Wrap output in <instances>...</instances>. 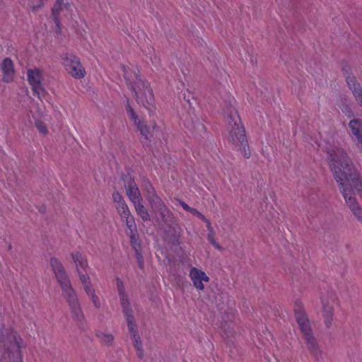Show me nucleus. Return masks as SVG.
<instances>
[{
  "mask_svg": "<svg viewBox=\"0 0 362 362\" xmlns=\"http://www.w3.org/2000/svg\"><path fill=\"white\" fill-rule=\"evenodd\" d=\"M49 264L62 289L63 295L69 305L73 317L78 321H81L83 317V314L76 293L71 284L63 264L56 257H52Z\"/></svg>",
  "mask_w": 362,
  "mask_h": 362,
  "instance_id": "3",
  "label": "nucleus"
},
{
  "mask_svg": "<svg viewBox=\"0 0 362 362\" xmlns=\"http://www.w3.org/2000/svg\"><path fill=\"white\" fill-rule=\"evenodd\" d=\"M236 101H228V143L245 158L251 156L244 126L235 107Z\"/></svg>",
  "mask_w": 362,
  "mask_h": 362,
  "instance_id": "2",
  "label": "nucleus"
},
{
  "mask_svg": "<svg viewBox=\"0 0 362 362\" xmlns=\"http://www.w3.org/2000/svg\"><path fill=\"white\" fill-rule=\"evenodd\" d=\"M70 2L69 0H57L52 8V16L56 19L60 11L69 7Z\"/></svg>",
  "mask_w": 362,
  "mask_h": 362,
  "instance_id": "23",
  "label": "nucleus"
},
{
  "mask_svg": "<svg viewBox=\"0 0 362 362\" xmlns=\"http://www.w3.org/2000/svg\"><path fill=\"white\" fill-rule=\"evenodd\" d=\"M112 199L115 205L124 202L122 197L118 192H114L112 194Z\"/></svg>",
  "mask_w": 362,
  "mask_h": 362,
  "instance_id": "31",
  "label": "nucleus"
},
{
  "mask_svg": "<svg viewBox=\"0 0 362 362\" xmlns=\"http://www.w3.org/2000/svg\"><path fill=\"white\" fill-rule=\"evenodd\" d=\"M346 83L356 100L362 106V87L354 76L346 77Z\"/></svg>",
  "mask_w": 362,
  "mask_h": 362,
  "instance_id": "18",
  "label": "nucleus"
},
{
  "mask_svg": "<svg viewBox=\"0 0 362 362\" xmlns=\"http://www.w3.org/2000/svg\"><path fill=\"white\" fill-rule=\"evenodd\" d=\"M337 172L338 174L337 175V182L339 186L340 192L342 194L349 209L354 207L355 206L358 205V203L354 195V190L343 184L342 180L344 178L341 177L342 175L341 174H339V171Z\"/></svg>",
  "mask_w": 362,
  "mask_h": 362,
  "instance_id": "13",
  "label": "nucleus"
},
{
  "mask_svg": "<svg viewBox=\"0 0 362 362\" xmlns=\"http://www.w3.org/2000/svg\"><path fill=\"white\" fill-rule=\"evenodd\" d=\"M349 125L362 148V120L358 119L351 120Z\"/></svg>",
  "mask_w": 362,
  "mask_h": 362,
  "instance_id": "20",
  "label": "nucleus"
},
{
  "mask_svg": "<svg viewBox=\"0 0 362 362\" xmlns=\"http://www.w3.org/2000/svg\"><path fill=\"white\" fill-rule=\"evenodd\" d=\"M47 0H39V3L38 4H33V5L31 6L32 10L33 11H36L37 9L40 8L44 5V3Z\"/></svg>",
  "mask_w": 362,
  "mask_h": 362,
  "instance_id": "32",
  "label": "nucleus"
},
{
  "mask_svg": "<svg viewBox=\"0 0 362 362\" xmlns=\"http://www.w3.org/2000/svg\"><path fill=\"white\" fill-rule=\"evenodd\" d=\"M125 78L129 81V86L134 93L137 103L149 112L155 110L154 95L149 83L142 79L136 71L126 72Z\"/></svg>",
  "mask_w": 362,
  "mask_h": 362,
  "instance_id": "5",
  "label": "nucleus"
},
{
  "mask_svg": "<svg viewBox=\"0 0 362 362\" xmlns=\"http://www.w3.org/2000/svg\"><path fill=\"white\" fill-rule=\"evenodd\" d=\"M142 201H139L134 203V208L138 216L141 217V218L144 221H150V214L148 213V209L144 206Z\"/></svg>",
  "mask_w": 362,
  "mask_h": 362,
  "instance_id": "22",
  "label": "nucleus"
},
{
  "mask_svg": "<svg viewBox=\"0 0 362 362\" xmlns=\"http://www.w3.org/2000/svg\"><path fill=\"white\" fill-rule=\"evenodd\" d=\"M153 213L156 216H159L161 221L163 222L167 223L171 220L172 214L165 204Z\"/></svg>",
  "mask_w": 362,
  "mask_h": 362,
  "instance_id": "25",
  "label": "nucleus"
},
{
  "mask_svg": "<svg viewBox=\"0 0 362 362\" xmlns=\"http://www.w3.org/2000/svg\"><path fill=\"white\" fill-rule=\"evenodd\" d=\"M2 72V80L6 83H11L15 76V70L13 61L9 58L4 59L0 64Z\"/></svg>",
  "mask_w": 362,
  "mask_h": 362,
  "instance_id": "14",
  "label": "nucleus"
},
{
  "mask_svg": "<svg viewBox=\"0 0 362 362\" xmlns=\"http://www.w3.org/2000/svg\"><path fill=\"white\" fill-rule=\"evenodd\" d=\"M23 339L13 330L4 328L0 332V348L3 362H23Z\"/></svg>",
  "mask_w": 362,
  "mask_h": 362,
  "instance_id": "6",
  "label": "nucleus"
},
{
  "mask_svg": "<svg viewBox=\"0 0 362 362\" xmlns=\"http://www.w3.org/2000/svg\"><path fill=\"white\" fill-rule=\"evenodd\" d=\"M70 256L81 284L90 281L88 274V264L86 258L78 252L71 253Z\"/></svg>",
  "mask_w": 362,
  "mask_h": 362,
  "instance_id": "11",
  "label": "nucleus"
},
{
  "mask_svg": "<svg viewBox=\"0 0 362 362\" xmlns=\"http://www.w3.org/2000/svg\"><path fill=\"white\" fill-rule=\"evenodd\" d=\"M294 313L296 320L298 324L303 339L313 336L314 334L311 329L310 323L304 313L303 305L300 303H296Z\"/></svg>",
  "mask_w": 362,
  "mask_h": 362,
  "instance_id": "12",
  "label": "nucleus"
},
{
  "mask_svg": "<svg viewBox=\"0 0 362 362\" xmlns=\"http://www.w3.org/2000/svg\"><path fill=\"white\" fill-rule=\"evenodd\" d=\"M127 112L141 136L146 140H151L156 127V122L153 120L147 122L139 117L129 105L127 107Z\"/></svg>",
  "mask_w": 362,
  "mask_h": 362,
  "instance_id": "7",
  "label": "nucleus"
},
{
  "mask_svg": "<svg viewBox=\"0 0 362 362\" xmlns=\"http://www.w3.org/2000/svg\"><path fill=\"white\" fill-rule=\"evenodd\" d=\"M97 336L100 339L102 343L105 345H111L114 341V337L112 334L100 332L98 333Z\"/></svg>",
  "mask_w": 362,
  "mask_h": 362,
  "instance_id": "26",
  "label": "nucleus"
},
{
  "mask_svg": "<svg viewBox=\"0 0 362 362\" xmlns=\"http://www.w3.org/2000/svg\"><path fill=\"white\" fill-rule=\"evenodd\" d=\"M356 218L361 222H362V209L359 204L350 209Z\"/></svg>",
  "mask_w": 362,
  "mask_h": 362,
  "instance_id": "29",
  "label": "nucleus"
},
{
  "mask_svg": "<svg viewBox=\"0 0 362 362\" xmlns=\"http://www.w3.org/2000/svg\"><path fill=\"white\" fill-rule=\"evenodd\" d=\"M27 76L33 93L37 95L40 99L45 98L47 95V91L42 83V72L38 69H28Z\"/></svg>",
  "mask_w": 362,
  "mask_h": 362,
  "instance_id": "10",
  "label": "nucleus"
},
{
  "mask_svg": "<svg viewBox=\"0 0 362 362\" xmlns=\"http://www.w3.org/2000/svg\"><path fill=\"white\" fill-rule=\"evenodd\" d=\"M115 207L122 218L125 217L126 216H128L129 214H131V212L129 210V208H128L127 205L125 204V202L120 203L119 204H117V205H115Z\"/></svg>",
  "mask_w": 362,
  "mask_h": 362,
  "instance_id": "27",
  "label": "nucleus"
},
{
  "mask_svg": "<svg viewBox=\"0 0 362 362\" xmlns=\"http://www.w3.org/2000/svg\"><path fill=\"white\" fill-rule=\"evenodd\" d=\"M35 126L38 132L42 135H47L49 132L47 125L40 119L35 120Z\"/></svg>",
  "mask_w": 362,
  "mask_h": 362,
  "instance_id": "28",
  "label": "nucleus"
},
{
  "mask_svg": "<svg viewBox=\"0 0 362 362\" xmlns=\"http://www.w3.org/2000/svg\"><path fill=\"white\" fill-rule=\"evenodd\" d=\"M122 219L124 220L127 227L129 230L128 234L129 235L132 240H134L135 233L136 231V226L133 216H132V214H129L128 216H126L125 217L122 218Z\"/></svg>",
  "mask_w": 362,
  "mask_h": 362,
  "instance_id": "24",
  "label": "nucleus"
},
{
  "mask_svg": "<svg viewBox=\"0 0 362 362\" xmlns=\"http://www.w3.org/2000/svg\"><path fill=\"white\" fill-rule=\"evenodd\" d=\"M127 194L133 203L142 201L139 190L133 181H131L128 184L127 187Z\"/></svg>",
  "mask_w": 362,
  "mask_h": 362,
  "instance_id": "21",
  "label": "nucleus"
},
{
  "mask_svg": "<svg viewBox=\"0 0 362 362\" xmlns=\"http://www.w3.org/2000/svg\"><path fill=\"white\" fill-rule=\"evenodd\" d=\"M62 64L66 71L76 78L84 77L86 71L79 59L74 55L64 54L61 56Z\"/></svg>",
  "mask_w": 362,
  "mask_h": 362,
  "instance_id": "8",
  "label": "nucleus"
},
{
  "mask_svg": "<svg viewBox=\"0 0 362 362\" xmlns=\"http://www.w3.org/2000/svg\"><path fill=\"white\" fill-rule=\"evenodd\" d=\"M337 297L332 291H327L322 298V315L324 322L327 328H330L333 321L334 305L336 303Z\"/></svg>",
  "mask_w": 362,
  "mask_h": 362,
  "instance_id": "9",
  "label": "nucleus"
},
{
  "mask_svg": "<svg viewBox=\"0 0 362 362\" xmlns=\"http://www.w3.org/2000/svg\"><path fill=\"white\" fill-rule=\"evenodd\" d=\"M179 204L182 206V208L187 211H190V210L192 209L191 207H189L186 203H185L184 202L181 201V200H179Z\"/></svg>",
  "mask_w": 362,
  "mask_h": 362,
  "instance_id": "34",
  "label": "nucleus"
},
{
  "mask_svg": "<svg viewBox=\"0 0 362 362\" xmlns=\"http://www.w3.org/2000/svg\"><path fill=\"white\" fill-rule=\"evenodd\" d=\"M250 61L252 64H255L256 62V59H253L252 57H250Z\"/></svg>",
  "mask_w": 362,
  "mask_h": 362,
  "instance_id": "36",
  "label": "nucleus"
},
{
  "mask_svg": "<svg viewBox=\"0 0 362 362\" xmlns=\"http://www.w3.org/2000/svg\"><path fill=\"white\" fill-rule=\"evenodd\" d=\"M146 189L147 192V199L151 207L152 211L155 212L157 209H158L165 204L163 203L162 199L156 194L151 185L147 184Z\"/></svg>",
  "mask_w": 362,
  "mask_h": 362,
  "instance_id": "17",
  "label": "nucleus"
},
{
  "mask_svg": "<svg viewBox=\"0 0 362 362\" xmlns=\"http://www.w3.org/2000/svg\"><path fill=\"white\" fill-rule=\"evenodd\" d=\"M136 259H137V261L139 263V267L140 268H143L144 263H143L142 256L137 249H136Z\"/></svg>",
  "mask_w": 362,
  "mask_h": 362,
  "instance_id": "33",
  "label": "nucleus"
},
{
  "mask_svg": "<svg viewBox=\"0 0 362 362\" xmlns=\"http://www.w3.org/2000/svg\"><path fill=\"white\" fill-rule=\"evenodd\" d=\"M327 154L329 159V167L335 180L337 181V175L338 174L335 171H339L342 175L341 177L344 178L343 184L351 189H355L361 192L362 181L344 151L340 148H333L327 151Z\"/></svg>",
  "mask_w": 362,
  "mask_h": 362,
  "instance_id": "1",
  "label": "nucleus"
},
{
  "mask_svg": "<svg viewBox=\"0 0 362 362\" xmlns=\"http://www.w3.org/2000/svg\"><path fill=\"white\" fill-rule=\"evenodd\" d=\"M209 240L216 247L219 248V246L215 243L214 238L211 233L209 234Z\"/></svg>",
  "mask_w": 362,
  "mask_h": 362,
  "instance_id": "35",
  "label": "nucleus"
},
{
  "mask_svg": "<svg viewBox=\"0 0 362 362\" xmlns=\"http://www.w3.org/2000/svg\"><path fill=\"white\" fill-rule=\"evenodd\" d=\"M116 286L119 297L120 304L126 318L130 337L132 341L134 347L136 351L138 356L139 358H143L144 351L142 341L138 333L137 326L135 322V318L134 316L133 310L130 305L129 297L126 293L124 283L121 279H116Z\"/></svg>",
  "mask_w": 362,
  "mask_h": 362,
  "instance_id": "4",
  "label": "nucleus"
},
{
  "mask_svg": "<svg viewBox=\"0 0 362 362\" xmlns=\"http://www.w3.org/2000/svg\"><path fill=\"white\" fill-rule=\"evenodd\" d=\"M191 214H192L194 216L198 217V218H202L203 220H204L206 223H207V226H208V228H210V224L208 221V220H206L204 216L199 212L198 211L197 209H194V208H192V209L190 210L189 211Z\"/></svg>",
  "mask_w": 362,
  "mask_h": 362,
  "instance_id": "30",
  "label": "nucleus"
},
{
  "mask_svg": "<svg viewBox=\"0 0 362 362\" xmlns=\"http://www.w3.org/2000/svg\"><path fill=\"white\" fill-rule=\"evenodd\" d=\"M82 286L83 288L85 293H86L90 302L92 303L93 305L97 309L100 308L102 306V303L99 296L96 293V291L92 284L91 280L83 284Z\"/></svg>",
  "mask_w": 362,
  "mask_h": 362,
  "instance_id": "16",
  "label": "nucleus"
},
{
  "mask_svg": "<svg viewBox=\"0 0 362 362\" xmlns=\"http://www.w3.org/2000/svg\"><path fill=\"white\" fill-rule=\"evenodd\" d=\"M305 346L308 349L310 354L316 359L320 360L322 355V351L318 344V342L315 336H311L304 339Z\"/></svg>",
  "mask_w": 362,
  "mask_h": 362,
  "instance_id": "19",
  "label": "nucleus"
},
{
  "mask_svg": "<svg viewBox=\"0 0 362 362\" xmlns=\"http://www.w3.org/2000/svg\"><path fill=\"white\" fill-rule=\"evenodd\" d=\"M189 276L194 286L199 290H203L204 288V282L209 281L206 274L203 271L197 268H192Z\"/></svg>",
  "mask_w": 362,
  "mask_h": 362,
  "instance_id": "15",
  "label": "nucleus"
}]
</instances>
